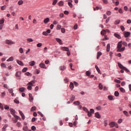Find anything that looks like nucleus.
<instances>
[{
	"instance_id": "1",
	"label": "nucleus",
	"mask_w": 131,
	"mask_h": 131,
	"mask_svg": "<svg viewBox=\"0 0 131 131\" xmlns=\"http://www.w3.org/2000/svg\"><path fill=\"white\" fill-rule=\"evenodd\" d=\"M122 47V41H120L119 42H118V45L117 47V52H123L124 51V50H125V47H122L121 48V47Z\"/></svg>"
},
{
	"instance_id": "2",
	"label": "nucleus",
	"mask_w": 131,
	"mask_h": 131,
	"mask_svg": "<svg viewBox=\"0 0 131 131\" xmlns=\"http://www.w3.org/2000/svg\"><path fill=\"white\" fill-rule=\"evenodd\" d=\"M83 110L88 113L89 117H91V116H92V114H94V113H95V110L93 108L90 109V112L89 111V110H88L86 107H83Z\"/></svg>"
},
{
	"instance_id": "3",
	"label": "nucleus",
	"mask_w": 131,
	"mask_h": 131,
	"mask_svg": "<svg viewBox=\"0 0 131 131\" xmlns=\"http://www.w3.org/2000/svg\"><path fill=\"white\" fill-rule=\"evenodd\" d=\"M5 42L7 45H15V42L14 41L10 40H6Z\"/></svg>"
},
{
	"instance_id": "4",
	"label": "nucleus",
	"mask_w": 131,
	"mask_h": 131,
	"mask_svg": "<svg viewBox=\"0 0 131 131\" xmlns=\"http://www.w3.org/2000/svg\"><path fill=\"white\" fill-rule=\"evenodd\" d=\"M49 33H51V30H48L46 32L44 31L42 32L43 35H45V36H48Z\"/></svg>"
},
{
	"instance_id": "5",
	"label": "nucleus",
	"mask_w": 131,
	"mask_h": 131,
	"mask_svg": "<svg viewBox=\"0 0 131 131\" xmlns=\"http://www.w3.org/2000/svg\"><path fill=\"white\" fill-rule=\"evenodd\" d=\"M60 49L64 52H69V48H68V47H61Z\"/></svg>"
},
{
	"instance_id": "6",
	"label": "nucleus",
	"mask_w": 131,
	"mask_h": 131,
	"mask_svg": "<svg viewBox=\"0 0 131 131\" xmlns=\"http://www.w3.org/2000/svg\"><path fill=\"white\" fill-rule=\"evenodd\" d=\"M123 34H124V36H125V37H128V36H129V35H130V32H124Z\"/></svg>"
},
{
	"instance_id": "7",
	"label": "nucleus",
	"mask_w": 131,
	"mask_h": 131,
	"mask_svg": "<svg viewBox=\"0 0 131 131\" xmlns=\"http://www.w3.org/2000/svg\"><path fill=\"white\" fill-rule=\"evenodd\" d=\"M29 101H30V102H32V101H33V97L32 96V94H31V93H30L29 94Z\"/></svg>"
},
{
	"instance_id": "8",
	"label": "nucleus",
	"mask_w": 131,
	"mask_h": 131,
	"mask_svg": "<svg viewBox=\"0 0 131 131\" xmlns=\"http://www.w3.org/2000/svg\"><path fill=\"white\" fill-rule=\"evenodd\" d=\"M15 76L16 77H20L21 76V71H18L15 74Z\"/></svg>"
},
{
	"instance_id": "9",
	"label": "nucleus",
	"mask_w": 131,
	"mask_h": 131,
	"mask_svg": "<svg viewBox=\"0 0 131 131\" xmlns=\"http://www.w3.org/2000/svg\"><path fill=\"white\" fill-rule=\"evenodd\" d=\"M16 62L18 65H20V66H24V64H23V62L19 60H17Z\"/></svg>"
},
{
	"instance_id": "10",
	"label": "nucleus",
	"mask_w": 131,
	"mask_h": 131,
	"mask_svg": "<svg viewBox=\"0 0 131 131\" xmlns=\"http://www.w3.org/2000/svg\"><path fill=\"white\" fill-rule=\"evenodd\" d=\"M10 111L11 114H12V115H15V113H16V111H15V110L13 108H10Z\"/></svg>"
},
{
	"instance_id": "11",
	"label": "nucleus",
	"mask_w": 131,
	"mask_h": 131,
	"mask_svg": "<svg viewBox=\"0 0 131 131\" xmlns=\"http://www.w3.org/2000/svg\"><path fill=\"white\" fill-rule=\"evenodd\" d=\"M95 116L96 118H101V115H100V114H99L98 112L95 113Z\"/></svg>"
},
{
	"instance_id": "12",
	"label": "nucleus",
	"mask_w": 131,
	"mask_h": 131,
	"mask_svg": "<svg viewBox=\"0 0 131 131\" xmlns=\"http://www.w3.org/2000/svg\"><path fill=\"white\" fill-rule=\"evenodd\" d=\"M101 56H102V52H98L97 53V60H98V59L100 58V57H101Z\"/></svg>"
},
{
	"instance_id": "13",
	"label": "nucleus",
	"mask_w": 131,
	"mask_h": 131,
	"mask_svg": "<svg viewBox=\"0 0 131 131\" xmlns=\"http://www.w3.org/2000/svg\"><path fill=\"white\" fill-rule=\"evenodd\" d=\"M39 67L41 68H43L44 69H46V65L45 64V63H41L39 64Z\"/></svg>"
},
{
	"instance_id": "14",
	"label": "nucleus",
	"mask_w": 131,
	"mask_h": 131,
	"mask_svg": "<svg viewBox=\"0 0 131 131\" xmlns=\"http://www.w3.org/2000/svg\"><path fill=\"white\" fill-rule=\"evenodd\" d=\"M114 36H115V37H117V38H118V39H120V38H121V37L119 35V34L117 33H115Z\"/></svg>"
},
{
	"instance_id": "15",
	"label": "nucleus",
	"mask_w": 131,
	"mask_h": 131,
	"mask_svg": "<svg viewBox=\"0 0 131 131\" xmlns=\"http://www.w3.org/2000/svg\"><path fill=\"white\" fill-rule=\"evenodd\" d=\"M19 91L21 93H24V92H25V88L24 87L20 88L19 89Z\"/></svg>"
},
{
	"instance_id": "16",
	"label": "nucleus",
	"mask_w": 131,
	"mask_h": 131,
	"mask_svg": "<svg viewBox=\"0 0 131 131\" xmlns=\"http://www.w3.org/2000/svg\"><path fill=\"white\" fill-rule=\"evenodd\" d=\"M55 39L57 42L59 43V45H62V40L58 38H56Z\"/></svg>"
},
{
	"instance_id": "17",
	"label": "nucleus",
	"mask_w": 131,
	"mask_h": 131,
	"mask_svg": "<svg viewBox=\"0 0 131 131\" xmlns=\"http://www.w3.org/2000/svg\"><path fill=\"white\" fill-rule=\"evenodd\" d=\"M95 69L98 73L101 74V70H100V69H99L97 65L95 66Z\"/></svg>"
},
{
	"instance_id": "18",
	"label": "nucleus",
	"mask_w": 131,
	"mask_h": 131,
	"mask_svg": "<svg viewBox=\"0 0 131 131\" xmlns=\"http://www.w3.org/2000/svg\"><path fill=\"white\" fill-rule=\"evenodd\" d=\"M29 65L30 66H34V65H35V61H32L30 62H29Z\"/></svg>"
},
{
	"instance_id": "19",
	"label": "nucleus",
	"mask_w": 131,
	"mask_h": 131,
	"mask_svg": "<svg viewBox=\"0 0 131 131\" xmlns=\"http://www.w3.org/2000/svg\"><path fill=\"white\" fill-rule=\"evenodd\" d=\"M118 65L119 67V68H120L121 69H123L124 68V67H123V66H122V64H121V63L118 62Z\"/></svg>"
},
{
	"instance_id": "20",
	"label": "nucleus",
	"mask_w": 131,
	"mask_h": 131,
	"mask_svg": "<svg viewBox=\"0 0 131 131\" xmlns=\"http://www.w3.org/2000/svg\"><path fill=\"white\" fill-rule=\"evenodd\" d=\"M110 125L111 126V127H114L115 125V122H112L110 123Z\"/></svg>"
},
{
	"instance_id": "21",
	"label": "nucleus",
	"mask_w": 131,
	"mask_h": 131,
	"mask_svg": "<svg viewBox=\"0 0 131 131\" xmlns=\"http://www.w3.org/2000/svg\"><path fill=\"white\" fill-rule=\"evenodd\" d=\"M110 51V44H107L106 46V52H109Z\"/></svg>"
},
{
	"instance_id": "22",
	"label": "nucleus",
	"mask_w": 131,
	"mask_h": 131,
	"mask_svg": "<svg viewBox=\"0 0 131 131\" xmlns=\"http://www.w3.org/2000/svg\"><path fill=\"white\" fill-rule=\"evenodd\" d=\"M49 21H50V18H47L44 19L43 22L45 23V24H47V23H48Z\"/></svg>"
},
{
	"instance_id": "23",
	"label": "nucleus",
	"mask_w": 131,
	"mask_h": 131,
	"mask_svg": "<svg viewBox=\"0 0 131 131\" xmlns=\"http://www.w3.org/2000/svg\"><path fill=\"white\" fill-rule=\"evenodd\" d=\"M98 88L99 90H103V85H102V83H100L98 85Z\"/></svg>"
},
{
	"instance_id": "24",
	"label": "nucleus",
	"mask_w": 131,
	"mask_h": 131,
	"mask_svg": "<svg viewBox=\"0 0 131 131\" xmlns=\"http://www.w3.org/2000/svg\"><path fill=\"white\" fill-rule=\"evenodd\" d=\"M11 61H14V57H10L7 60V62H10Z\"/></svg>"
},
{
	"instance_id": "25",
	"label": "nucleus",
	"mask_w": 131,
	"mask_h": 131,
	"mask_svg": "<svg viewBox=\"0 0 131 131\" xmlns=\"http://www.w3.org/2000/svg\"><path fill=\"white\" fill-rule=\"evenodd\" d=\"M70 89H71V90H73V88H74V85L73 84V82L70 83Z\"/></svg>"
},
{
	"instance_id": "26",
	"label": "nucleus",
	"mask_w": 131,
	"mask_h": 131,
	"mask_svg": "<svg viewBox=\"0 0 131 131\" xmlns=\"http://www.w3.org/2000/svg\"><path fill=\"white\" fill-rule=\"evenodd\" d=\"M14 117H15V118H16L17 120H21V118L16 115H14Z\"/></svg>"
},
{
	"instance_id": "27",
	"label": "nucleus",
	"mask_w": 131,
	"mask_h": 131,
	"mask_svg": "<svg viewBox=\"0 0 131 131\" xmlns=\"http://www.w3.org/2000/svg\"><path fill=\"white\" fill-rule=\"evenodd\" d=\"M7 127H8V124H5L2 128V131H6Z\"/></svg>"
},
{
	"instance_id": "28",
	"label": "nucleus",
	"mask_w": 131,
	"mask_h": 131,
	"mask_svg": "<svg viewBox=\"0 0 131 131\" xmlns=\"http://www.w3.org/2000/svg\"><path fill=\"white\" fill-rule=\"evenodd\" d=\"M34 83H35V81H31V82H29L28 83V85H32V84H33Z\"/></svg>"
},
{
	"instance_id": "29",
	"label": "nucleus",
	"mask_w": 131,
	"mask_h": 131,
	"mask_svg": "<svg viewBox=\"0 0 131 131\" xmlns=\"http://www.w3.org/2000/svg\"><path fill=\"white\" fill-rule=\"evenodd\" d=\"M60 70H61L62 71H63V70H65V66H61L59 67Z\"/></svg>"
},
{
	"instance_id": "30",
	"label": "nucleus",
	"mask_w": 131,
	"mask_h": 131,
	"mask_svg": "<svg viewBox=\"0 0 131 131\" xmlns=\"http://www.w3.org/2000/svg\"><path fill=\"white\" fill-rule=\"evenodd\" d=\"M74 100H75V96H74V95H73L72 97L70 98V101L71 102H73Z\"/></svg>"
},
{
	"instance_id": "31",
	"label": "nucleus",
	"mask_w": 131,
	"mask_h": 131,
	"mask_svg": "<svg viewBox=\"0 0 131 131\" xmlns=\"http://www.w3.org/2000/svg\"><path fill=\"white\" fill-rule=\"evenodd\" d=\"M64 5V3L63 2V1H60L58 3V5L59 6V7H62V6H63Z\"/></svg>"
},
{
	"instance_id": "32",
	"label": "nucleus",
	"mask_w": 131,
	"mask_h": 131,
	"mask_svg": "<svg viewBox=\"0 0 131 131\" xmlns=\"http://www.w3.org/2000/svg\"><path fill=\"white\" fill-rule=\"evenodd\" d=\"M70 2L68 3V5L69 6V7H70V8H72V7L73 6V5H72V4L71 3H72V0H70Z\"/></svg>"
},
{
	"instance_id": "33",
	"label": "nucleus",
	"mask_w": 131,
	"mask_h": 131,
	"mask_svg": "<svg viewBox=\"0 0 131 131\" xmlns=\"http://www.w3.org/2000/svg\"><path fill=\"white\" fill-rule=\"evenodd\" d=\"M96 110H98V111H100L102 110V107L100 105H99L98 106H97L96 107Z\"/></svg>"
},
{
	"instance_id": "34",
	"label": "nucleus",
	"mask_w": 131,
	"mask_h": 131,
	"mask_svg": "<svg viewBox=\"0 0 131 131\" xmlns=\"http://www.w3.org/2000/svg\"><path fill=\"white\" fill-rule=\"evenodd\" d=\"M36 110V106H32L31 111L33 112V111H35Z\"/></svg>"
},
{
	"instance_id": "35",
	"label": "nucleus",
	"mask_w": 131,
	"mask_h": 131,
	"mask_svg": "<svg viewBox=\"0 0 131 131\" xmlns=\"http://www.w3.org/2000/svg\"><path fill=\"white\" fill-rule=\"evenodd\" d=\"M23 129L24 131H28V126H24L23 127Z\"/></svg>"
},
{
	"instance_id": "36",
	"label": "nucleus",
	"mask_w": 131,
	"mask_h": 131,
	"mask_svg": "<svg viewBox=\"0 0 131 131\" xmlns=\"http://www.w3.org/2000/svg\"><path fill=\"white\" fill-rule=\"evenodd\" d=\"M114 95L115 97H118L119 96V93L118 92V91H116L115 92Z\"/></svg>"
},
{
	"instance_id": "37",
	"label": "nucleus",
	"mask_w": 131,
	"mask_h": 131,
	"mask_svg": "<svg viewBox=\"0 0 131 131\" xmlns=\"http://www.w3.org/2000/svg\"><path fill=\"white\" fill-rule=\"evenodd\" d=\"M119 23H120V20H119V19L116 20L115 21V24L116 25H117V24H119Z\"/></svg>"
},
{
	"instance_id": "38",
	"label": "nucleus",
	"mask_w": 131,
	"mask_h": 131,
	"mask_svg": "<svg viewBox=\"0 0 131 131\" xmlns=\"http://www.w3.org/2000/svg\"><path fill=\"white\" fill-rule=\"evenodd\" d=\"M1 67H3V68H7V66L4 63H2L1 64Z\"/></svg>"
},
{
	"instance_id": "39",
	"label": "nucleus",
	"mask_w": 131,
	"mask_h": 131,
	"mask_svg": "<svg viewBox=\"0 0 131 131\" xmlns=\"http://www.w3.org/2000/svg\"><path fill=\"white\" fill-rule=\"evenodd\" d=\"M120 92H121L122 93H125V90H124V89L122 88H120Z\"/></svg>"
},
{
	"instance_id": "40",
	"label": "nucleus",
	"mask_w": 131,
	"mask_h": 131,
	"mask_svg": "<svg viewBox=\"0 0 131 131\" xmlns=\"http://www.w3.org/2000/svg\"><path fill=\"white\" fill-rule=\"evenodd\" d=\"M6 9H7V6L6 5L1 7V10H2V11L6 10Z\"/></svg>"
},
{
	"instance_id": "41",
	"label": "nucleus",
	"mask_w": 131,
	"mask_h": 131,
	"mask_svg": "<svg viewBox=\"0 0 131 131\" xmlns=\"http://www.w3.org/2000/svg\"><path fill=\"white\" fill-rule=\"evenodd\" d=\"M122 45H123V46H124V47H127V43L125 41L122 42Z\"/></svg>"
},
{
	"instance_id": "42",
	"label": "nucleus",
	"mask_w": 131,
	"mask_h": 131,
	"mask_svg": "<svg viewBox=\"0 0 131 131\" xmlns=\"http://www.w3.org/2000/svg\"><path fill=\"white\" fill-rule=\"evenodd\" d=\"M106 33V31L103 30L101 32V35H105V34Z\"/></svg>"
},
{
	"instance_id": "43",
	"label": "nucleus",
	"mask_w": 131,
	"mask_h": 131,
	"mask_svg": "<svg viewBox=\"0 0 131 131\" xmlns=\"http://www.w3.org/2000/svg\"><path fill=\"white\" fill-rule=\"evenodd\" d=\"M27 70H28V68H24L22 70V72H23V73L26 72V71H27Z\"/></svg>"
},
{
	"instance_id": "44",
	"label": "nucleus",
	"mask_w": 131,
	"mask_h": 131,
	"mask_svg": "<svg viewBox=\"0 0 131 131\" xmlns=\"http://www.w3.org/2000/svg\"><path fill=\"white\" fill-rule=\"evenodd\" d=\"M56 29H57V30H60V29H61V25H57Z\"/></svg>"
},
{
	"instance_id": "45",
	"label": "nucleus",
	"mask_w": 131,
	"mask_h": 131,
	"mask_svg": "<svg viewBox=\"0 0 131 131\" xmlns=\"http://www.w3.org/2000/svg\"><path fill=\"white\" fill-rule=\"evenodd\" d=\"M27 40L28 42H32V41H33V39H32V38H28Z\"/></svg>"
},
{
	"instance_id": "46",
	"label": "nucleus",
	"mask_w": 131,
	"mask_h": 131,
	"mask_svg": "<svg viewBox=\"0 0 131 131\" xmlns=\"http://www.w3.org/2000/svg\"><path fill=\"white\" fill-rule=\"evenodd\" d=\"M22 4H23V1L20 0V1H18V5H19V6H21V5H22Z\"/></svg>"
},
{
	"instance_id": "47",
	"label": "nucleus",
	"mask_w": 131,
	"mask_h": 131,
	"mask_svg": "<svg viewBox=\"0 0 131 131\" xmlns=\"http://www.w3.org/2000/svg\"><path fill=\"white\" fill-rule=\"evenodd\" d=\"M31 128L32 130H36V127H35V126H32Z\"/></svg>"
},
{
	"instance_id": "48",
	"label": "nucleus",
	"mask_w": 131,
	"mask_h": 131,
	"mask_svg": "<svg viewBox=\"0 0 131 131\" xmlns=\"http://www.w3.org/2000/svg\"><path fill=\"white\" fill-rule=\"evenodd\" d=\"M57 2H58V0H54L53 2L52 5L53 6H55L56 5V4H57Z\"/></svg>"
},
{
	"instance_id": "49",
	"label": "nucleus",
	"mask_w": 131,
	"mask_h": 131,
	"mask_svg": "<svg viewBox=\"0 0 131 131\" xmlns=\"http://www.w3.org/2000/svg\"><path fill=\"white\" fill-rule=\"evenodd\" d=\"M118 12L119 13H120V14L123 13V11H122V9L121 8L119 9Z\"/></svg>"
},
{
	"instance_id": "50",
	"label": "nucleus",
	"mask_w": 131,
	"mask_h": 131,
	"mask_svg": "<svg viewBox=\"0 0 131 131\" xmlns=\"http://www.w3.org/2000/svg\"><path fill=\"white\" fill-rule=\"evenodd\" d=\"M74 104L75 105H79L80 104V102L79 101H77L76 102H74Z\"/></svg>"
},
{
	"instance_id": "51",
	"label": "nucleus",
	"mask_w": 131,
	"mask_h": 131,
	"mask_svg": "<svg viewBox=\"0 0 131 131\" xmlns=\"http://www.w3.org/2000/svg\"><path fill=\"white\" fill-rule=\"evenodd\" d=\"M4 109H5V110H9V109H10V107L8 105H5Z\"/></svg>"
},
{
	"instance_id": "52",
	"label": "nucleus",
	"mask_w": 131,
	"mask_h": 131,
	"mask_svg": "<svg viewBox=\"0 0 131 131\" xmlns=\"http://www.w3.org/2000/svg\"><path fill=\"white\" fill-rule=\"evenodd\" d=\"M86 75H87V76H90V75H91V73L90 71H88L86 72Z\"/></svg>"
},
{
	"instance_id": "53",
	"label": "nucleus",
	"mask_w": 131,
	"mask_h": 131,
	"mask_svg": "<svg viewBox=\"0 0 131 131\" xmlns=\"http://www.w3.org/2000/svg\"><path fill=\"white\" fill-rule=\"evenodd\" d=\"M106 15L107 16H110V15H111V11H106Z\"/></svg>"
},
{
	"instance_id": "54",
	"label": "nucleus",
	"mask_w": 131,
	"mask_h": 131,
	"mask_svg": "<svg viewBox=\"0 0 131 131\" xmlns=\"http://www.w3.org/2000/svg\"><path fill=\"white\" fill-rule=\"evenodd\" d=\"M19 53H20V54H23V48H20L19 49Z\"/></svg>"
},
{
	"instance_id": "55",
	"label": "nucleus",
	"mask_w": 131,
	"mask_h": 131,
	"mask_svg": "<svg viewBox=\"0 0 131 131\" xmlns=\"http://www.w3.org/2000/svg\"><path fill=\"white\" fill-rule=\"evenodd\" d=\"M42 46V43H38V44H37V47L38 48H40V47H41Z\"/></svg>"
},
{
	"instance_id": "56",
	"label": "nucleus",
	"mask_w": 131,
	"mask_h": 131,
	"mask_svg": "<svg viewBox=\"0 0 131 131\" xmlns=\"http://www.w3.org/2000/svg\"><path fill=\"white\" fill-rule=\"evenodd\" d=\"M16 126H17L18 127H20V126H21V123H20L19 122H18L16 123Z\"/></svg>"
},
{
	"instance_id": "57",
	"label": "nucleus",
	"mask_w": 131,
	"mask_h": 131,
	"mask_svg": "<svg viewBox=\"0 0 131 131\" xmlns=\"http://www.w3.org/2000/svg\"><path fill=\"white\" fill-rule=\"evenodd\" d=\"M5 23V20H4V19H2L0 20V25H2V24H4V23Z\"/></svg>"
},
{
	"instance_id": "58",
	"label": "nucleus",
	"mask_w": 131,
	"mask_h": 131,
	"mask_svg": "<svg viewBox=\"0 0 131 131\" xmlns=\"http://www.w3.org/2000/svg\"><path fill=\"white\" fill-rule=\"evenodd\" d=\"M61 31L62 32V33H65L66 32V30H65V29L64 28H61Z\"/></svg>"
},
{
	"instance_id": "59",
	"label": "nucleus",
	"mask_w": 131,
	"mask_h": 131,
	"mask_svg": "<svg viewBox=\"0 0 131 131\" xmlns=\"http://www.w3.org/2000/svg\"><path fill=\"white\" fill-rule=\"evenodd\" d=\"M108 99H109L111 100H113V97L111 95H110L108 96Z\"/></svg>"
},
{
	"instance_id": "60",
	"label": "nucleus",
	"mask_w": 131,
	"mask_h": 131,
	"mask_svg": "<svg viewBox=\"0 0 131 131\" xmlns=\"http://www.w3.org/2000/svg\"><path fill=\"white\" fill-rule=\"evenodd\" d=\"M114 81H115V82H117V83H120V82H121L120 80H117V79H115Z\"/></svg>"
},
{
	"instance_id": "61",
	"label": "nucleus",
	"mask_w": 131,
	"mask_h": 131,
	"mask_svg": "<svg viewBox=\"0 0 131 131\" xmlns=\"http://www.w3.org/2000/svg\"><path fill=\"white\" fill-rule=\"evenodd\" d=\"M64 81H65V83H67V82H69V80L68 78H66L64 79Z\"/></svg>"
},
{
	"instance_id": "62",
	"label": "nucleus",
	"mask_w": 131,
	"mask_h": 131,
	"mask_svg": "<svg viewBox=\"0 0 131 131\" xmlns=\"http://www.w3.org/2000/svg\"><path fill=\"white\" fill-rule=\"evenodd\" d=\"M8 91L10 93V94H12V93H13V89H8Z\"/></svg>"
},
{
	"instance_id": "63",
	"label": "nucleus",
	"mask_w": 131,
	"mask_h": 131,
	"mask_svg": "<svg viewBox=\"0 0 131 131\" xmlns=\"http://www.w3.org/2000/svg\"><path fill=\"white\" fill-rule=\"evenodd\" d=\"M120 28H121V30H122V31H124V30L125 29L124 28V27H123V26H121Z\"/></svg>"
},
{
	"instance_id": "64",
	"label": "nucleus",
	"mask_w": 131,
	"mask_h": 131,
	"mask_svg": "<svg viewBox=\"0 0 131 131\" xmlns=\"http://www.w3.org/2000/svg\"><path fill=\"white\" fill-rule=\"evenodd\" d=\"M14 103H16V104H19V100H17V99H14Z\"/></svg>"
}]
</instances>
